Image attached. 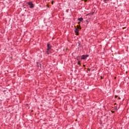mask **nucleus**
I'll use <instances>...</instances> for the list:
<instances>
[{"label": "nucleus", "mask_w": 129, "mask_h": 129, "mask_svg": "<svg viewBox=\"0 0 129 129\" xmlns=\"http://www.w3.org/2000/svg\"><path fill=\"white\" fill-rule=\"evenodd\" d=\"M27 4L29 6L30 9H34V8H35V5H34V4H33V2H27Z\"/></svg>", "instance_id": "f257e3e1"}, {"label": "nucleus", "mask_w": 129, "mask_h": 129, "mask_svg": "<svg viewBox=\"0 0 129 129\" xmlns=\"http://www.w3.org/2000/svg\"><path fill=\"white\" fill-rule=\"evenodd\" d=\"M75 33L78 34L79 33V29L78 28H75Z\"/></svg>", "instance_id": "20e7f679"}, {"label": "nucleus", "mask_w": 129, "mask_h": 129, "mask_svg": "<svg viewBox=\"0 0 129 129\" xmlns=\"http://www.w3.org/2000/svg\"><path fill=\"white\" fill-rule=\"evenodd\" d=\"M51 48L52 46L50 45V44H47V48L46 51V54H47V55H49V54H50V50H51Z\"/></svg>", "instance_id": "f03ea898"}, {"label": "nucleus", "mask_w": 129, "mask_h": 129, "mask_svg": "<svg viewBox=\"0 0 129 129\" xmlns=\"http://www.w3.org/2000/svg\"><path fill=\"white\" fill-rule=\"evenodd\" d=\"M88 57H89V55H88V54H86V55L83 54L81 56V60H85V59H86V58H87Z\"/></svg>", "instance_id": "7ed1b4c3"}, {"label": "nucleus", "mask_w": 129, "mask_h": 129, "mask_svg": "<svg viewBox=\"0 0 129 129\" xmlns=\"http://www.w3.org/2000/svg\"><path fill=\"white\" fill-rule=\"evenodd\" d=\"M93 14H94V12H92V13H90V15H93Z\"/></svg>", "instance_id": "6e6552de"}, {"label": "nucleus", "mask_w": 129, "mask_h": 129, "mask_svg": "<svg viewBox=\"0 0 129 129\" xmlns=\"http://www.w3.org/2000/svg\"><path fill=\"white\" fill-rule=\"evenodd\" d=\"M83 1H84V2H87V0H83Z\"/></svg>", "instance_id": "1a4fd4ad"}, {"label": "nucleus", "mask_w": 129, "mask_h": 129, "mask_svg": "<svg viewBox=\"0 0 129 129\" xmlns=\"http://www.w3.org/2000/svg\"><path fill=\"white\" fill-rule=\"evenodd\" d=\"M78 21L80 22H83V19L82 18H79L78 19Z\"/></svg>", "instance_id": "39448f33"}, {"label": "nucleus", "mask_w": 129, "mask_h": 129, "mask_svg": "<svg viewBox=\"0 0 129 129\" xmlns=\"http://www.w3.org/2000/svg\"><path fill=\"white\" fill-rule=\"evenodd\" d=\"M80 60H78V64H79V66H81V63H80Z\"/></svg>", "instance_id": "423d86ee"}, {"label": "nucleus", "mask_w": 129, "mask_h": 129, "mask_svg": "<svg viewBox=\"0 0 129 129\" xmlns=\"http://www.w3.org/2000/svg\"><path fill=\"white\" fill-rule=\"evenodd\" d=\"M109 0H104V2L105 4H107V2H108Z\"/></svg>", "instance_id": "0eeeda50"}, {"label": "nucleus", "mask_w": 129, "mask_h": 129, "mask_svg": "<svg viewBox=\"0 0 129 129\" xmlns=\"http://www.w3.org/2000/svg\"><path fill=\"white\" fill-rule=\"evenodd\" d=\"M77 60L78 61L79 59H78V58H77Z\"/></svg>", "instance_id": "9d476101"}]
</instances>
